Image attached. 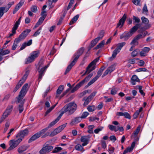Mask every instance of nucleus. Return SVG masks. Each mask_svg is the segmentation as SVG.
<instances>
[{"instance_id":"nucleus-56","label":"nucleus","mask_w":154,"mask_h":154,"mask_svg":"<svg viewBox=\"0 0 154 154\" xmlns=\"http://www.w3.org/2000/svg\"><path fill=\"white\" fill-rule=\"evenodd\" d=\"M10 125V123L8 122H6L5 125V127L4 128L3 133H5L8 130Z\"/></svg>"},{"instance_id":"nucleus-24","label":"nucleus","mask_w":154,"mask_h":154,"mask_svg":"<svg viewBox=\"0 0 154 154\" xmlns=\"http://www.w3.org/2000/svg\"><path fill=\"white\" fill-rule=\"evenodd\" d=\"M103 36V35L101 37L98 36L97 38H95L94 40H92L91 42L90 45L91 48L94 46L97 42L101 39Z\"/></svg>"},{"instance_id":"nucleus-13","label":"nucleus","mask_w":154,"mask_h":154,"mask_svg":"<svg viewBox=\"0 0 154 154\" xmlns=\"http://www.w3.org/2000/svg\"><path fill=\"white\" fill-rule=\"evenodd\" d=\"M28 130L27 129H25L18 133L17 134L16 137L18 139H21L22 141L24 137L28 135Z\"/></svg>"},{"instance_id":"nucleus-64","label":"nucleus","mask_w":154,"mask_h":154,"mask_svg":"<svg viewBox=\"0 0 154 154\" xmlns=\"http://www.w3.org/2000/svg\"><path fill=\"white\" fill-rule=\"evenodd\" d=\"M54 108L52 106L50 107L48 109L47 111L46 112L45 116H46Z\"/></svg>"},{"instance_id":"nucleus-33","label":"nucleus","mask_w":154,"mask_h":154,"mask_svg":"<svg viewBox=\"0 0 154 154\" xmlns=\"http://www.w3.org/2000/svg\"><path fill=\"white\" fill-rule=\"evenodd\" d=\"M83 146H82V145L78 144L75 146V149L77 151L84 152L85 150H84Z\"/></svg>"},{"instance_id":"nucleus-3","label":"nucleus","mask_w":154,"mask_h":154,"mask_svg":"<svg viewBox=\"0 0 154 154\" xmlns=\"http://www.w3.org/2000/svg\"><path fill=\"white\" fill-rule=\"evenodd\" d=\"M29 88V87L27 83H26L23 86L17 97V102L18 103H21L23 100V99L26 94ZM24 100H25L24 99Z\"/></svg>"},{"instance_id":"nucleus-59","label":"nucleus","mask_w":154,"mask_h":154,"mask_svg":"<svg viewBox=\"0 0 154 154\" xmlns=\"http://www.w3.org/2000/svg\"><path fill=\"white\" fill-rule=\"evenodd\" d=\"M31 10L33 12H36L37 11L36 6L35 5H32L31 8Z\"/></svg>"},{"instance_id":"nucleus-1","label":"nucleus","mask_w":154,"mask_h":154,"mask_svg":"<svg viewBox=\"0 0 154 154\" xmlns=\"http://www.w3.org/2000/svg\"><path fill=\"white\" fill-rule=\"evenodd\" d=\"M77 105L74 102H71L65 105L61 109L60 115L61 116L65 113L68 115L72 114L76 110Z\"/></svg>"},{"instance_id":"nucleus-9","label":"nucleus","mask_w":154,"mask_h":154,"mask_svg":"<svg viewBox=\"0 0 154 154\" xmlns=\"http://www.w3.org/2000/svg\"><path fill=\"white\" fill-rule=\"evenodd\" d=\"M80 56L75 55L74 54L72 58L73 59V60L69 65L68 66L65 72V74H66L68 72H69L70 70L72 67L76 63L77 61V60L79 58Z\"/></svg>"},{"instance_id":"nucleus-11","label":"nucleus","mask_w":154,"mask_h":154,"mask_svg":"<svg viewBox=\"0 0 154 154\" xmlns=\"http://www.w3.org/2000/svg\"><path fill=\"white\" fill-rule=\"evenodd\" d=\"M13 107V106L11 105H10L8 107L1 118L0 123L5 119L6 118L10 115L12 110Z\"/></svg>"},{"instance_id":"nucleus-23","label":"nucleus","mask_w":154,"mask_h":154,"mask_svg":"<svg viewBox=\"0 0 154 154\" xmlns=\"http://www.w3.org/2000/svg\"><path fill=\"white\" fill-rule=\"evenodd\" d=\"M30 31L31 30L30 29H26L20 35V38H21V39H24Z\"/></svg>"},{"instance_id":"nucleus-38","label":"nucleus","mask_w":154,"mask_h":154,"mask_svg":"<svg viewBox=\"0 0 154 154\" xmlns=\"http://www.w3.org/2000/svg\"><path fill=\"white\" fill-rule=\"evenodd\" d=\"M125 44V42H123L117 44V47L116 49H117L120 52L122 47L124 46Z\"/></svg>"},{"instance_id":"nucleus-20","label":"nucleus","mask_w":154,"mask_h":154,"mask_svg":"<svg viewBox=\"0 0 154 154\" xmlns=\"http://www.w3.org/2000/svg\"><path fill=\"white\" fill-rule=\"evenodd\" d=\"M150 50L149 47H145L143 48L140 53V55L141 57H144L147 55V54Z\"/></svg>"},{"instance_id":"nucleus-45","label":"nucleus","mask_w":154,"mask_h":154,"mask_svg":"<svg viewBox=\"0 0 154 154\" xmlns=\"http://www.w3.org/2000/svg\"><path fill=\"white\" fill-rule=\"evenodd\" d=\"M48 129V128L47 127L41 130L39 132H38V134H39L40 137L41 135H42L44 134L45 133V132L47 131Z\"/></svg>"},{"instance_id":"nucleus-32","label":"nucleus","mask_w":154,"mask_h":154,"mask_svg":"<svg viewBox=\"0 0 154 154\" xmlns=\"http://www.w3.org/2000/svg\"><path fill=\"white\" fill-rule=\"evenodd\" d=\"M10 51L8 49L3 50L0 48V55L2 56L8 54L10 53Z\"/></svg>"},{"instance_id":"nucleus-21","label":"nucleus","mask_w":154,"mask_h":154,"mask_svg":"<svg viewBox=\"0 0 154 154\" xmlns=\"http://www.w3.org/2000/svg\"><path fill=\"white\" fill-rule=\"evenodd\" d=\"M24 1L21 0L20 2L16 6L14 10L13 11V14H15L19 10L21 7L23 5Z\"/></svg>"},{"instance_id":"nucleus-43","label":"nucleus","mask_w":154,"mask_h":154,"mask_svg":"<svg viewBox=\"0 0 154 154\" xmlns=\"http://www.w3.org/2000/svg\"><path fill=\"white\" fill-rule=\"evenodd\" d=\"M108 127L111 131H114L115 132L118 131L117 128L115 126L109 125H108Z\"/></svg>"},{"instance_id":"nucleus-10","label":"nucleus","mask_w":154,"mask_h":154,"mask_svg":"<svg viewBox=\"0 0 154 154\" xmlns=\"http://www.w3.org/2000/svg\"><path fill=\"white\" fill-rule=\"evenodd\" d=\"M80 56L75 55L74 54L72 58L73 59V60L69 65L68 66L65 72V74H66L68 72H69L70 70L72 67L76 63L77 61V60L79 58Z\"/></svg>"},{"instance_id":"nucleus-63","label":"nucleus","mask_w":154,"mask_h":154,"mask_svg":"<svg viewBox=\"0 0 154 154\" xmlns=\"http://www.w3.org/2000/svg\"><path fill=\"white\" fill-rule=\"evenodd\" d=\"M141 0H132L133 3L136 5H138L140 3Z\"/></svg>"},{"instance_id":"nucleus-47","label":"nucleus","mask_w":154,"mask_h":154,"mask_svg":"<svg viewBox=\"0 0 154 154\" xmlns=\"http://www.w3.org/2000/svg\"><path fill=\"white\" fill-rule=\"evenodd\" d=\"M139 140V138L138 137H136L132 143L131 147H132L133 149L135 145L137 143V142Z\"/></svg>"},{"instance_id":"nucleus-40","label":"nucleus","mask_w":154,"mask_h":154,"mask_svg":"<svg viewBox=\"0 0 154 154\" xmlns=\"http://www.w3.org/2000/svg\"><path fill=\"white\" fill-rule=\"evenodd\" d=\"M24 102V100H23L22 102L20 103L18 106V109L20 113H21L23 110V105Z\"/></svg>"},{"instance_id":"nucleus-25","label":"nucleus","mask_w":154,"mask_h":154,"mask_svg":"<svg viewBox=\"0 0 154 154\" xmlns=\"http://www.w3.org/2000/svg\"><path fill=\"white\" fill-rule=\"evenodd\" d=\"M64 88V87L63 85H61L59 86L58 89L57 90L55 97L56 98H58L59 96L63 91Z\"/></svg>"},{"instance_id":"nucleus-14","label":"nucleus","mask_w":154,"mask_h":154,"mask_svg":"<svg viewBox=\"0 0 154 154\" xmlns=\"http://www.w3.org/2000/svg\"><path fill=\"white\" fill-rule=\"evenodd\" d=\"M66 126V125L65 124H63L59 126L51 133L50 134V136H54L56 135L63 130Z\"/></svg>"},{"instance_id":"nucleus-44","label":"nucleus","mask_w":154,"mask_h":154,"mask_svg":"<svg viewBox=\"0 0 154 154\" xmlns=\"http://www.w3.org/2000/svg\"><path fill=\"white\" fill-rule=\"evenodd\" d=\"M42 29V27H39L38 30L35 32L32 35V36L36 37L40 33Z\"/></svg>"},{"instance_id":"nucleus-50","label":"nucleus","mask_w":154,"mask_h":154,"mask_svg":"<svg viewBox=\"0 0 154 154\" xmlns=\"http://www.w3.org/2000/svg\"><path fill=\"white\" fill-rule=\"evenodd\" d=\"M133 149L131 146L128 147L124 151L123 153L124 154H125L128 152H131L133 150Z\"/></svg>"},{"instance_id":"nucleus-28","label":"nucleus","mask_w":154,"mask_h":154,"mask_svg":"<svg viewBox=\"0 0 154 154\" xmlns=\"http://www.w3.org/2000/svg\"><path fill=\"white\" fill-rule=\"evenodd\" d=\"M40 137L39 134L36 133L31 137L28 140V143H30Z\"/></svg>"},{"instance_id":"nucleus-22","label":"nucleus","mask_w":154,"mask_h":154,"mask_svg":"<svg viewBox=\"0 0 154 154\" xmlns=\"http://www.w3.org/2000/svg\"><path fill=\"white\" fill-rule=\"evenodd\" d=\"M99 58H97L91 62L88 65V68L91 67L92 69L91 70L94 69L96 67V63L99 60Z\"/></svg>"},{"instance_id":"nucleus-61","label":"nucleus","mask_w":154,"mask_h":154,"mask_svg":"<svg viewBox=\"0 0 154 154\" xmlns=\"http://www.w3.org/2000/svg\"><path fill=\"white\" fill-rule=\"evenodd\" d=\"M117 89L115 88H113L112 89L111 91V94L112 95H115L117 93Z\"/></svg>"},{"instance_id":"nucleus-37","label":"nucleus","mask_w":154,"mask_h":154,"mask_svg":"<svg viewBox=\"0 0 154 154\" xmlns=\"http://www.w3.org/2000/svg\"><path fill=\"white\" fill-rule=\"evenodd\" d=\"M27 149L26 146H23L19 147L17 149L19 153H21L26 151Z\"/></svg>"},{"instance_id":"nucleus-18","label":"nucleus","mask_w":154,"mask_h":154,"mask_svg":"<svg viewBox=\"0 0 154 154\" xmlns=\"http://www.w3.org/2000/svg\"><path fill=\"white\" fill-rule=\"evenodd\" d=\"M89 137L86 136H82L80 139V141L82 142V146H85L87 145L89 141Z\"/></svg>"},{"instance_id":"nucleus-8","label":"nucleus","mask_w":154,"mask_h":154,"mask_svg":"<svg viewBox=\"0 0 154 154\" xmlns=\"http://www.w3.org/2000/svg\"><path fill=\"white\" fill-rule=\"evenodd\" d=\"M53 147L48 144H45L43 147L39 151L40 154H46L50 152L53 149Z\"/></svg>"},{"instance_id":"nucleus-36","label":"nucleus","mask_w":154,"mask_h":154,"mask_svg":"<svg viewBox=\"0 0 154 154\" xmlns=\"http://www.w3.org/2000/svg\"><path fill=\"white\" fill-rule=\"evenodd\" d=\"M79 16L78 14L77 15L75 16H74L70 21L69 24L70 25H71L73 23H75L78 19V18L79 17Z\"/></svg>"},{"instance_id":"nucleus-17","label":"nucleus","mask_w":154,"mask_h":154,"mask_svg":"<svg viewBox=\"0 0 154 154\" xmlns=\"http://www.w3.org/2000/svg\"><path fill=\"white\" fill-rule=\"evenodd\" d=\"M126 18L127 16L126 14H124L122 17L119 20V23L117 24L116 28H122L124 25Z\"/></svg>"},{"instance_id":"nucleus-16","label":"nucleus","mask_w":154,"mask_h":154,"mask_svg":"<svg viewBox=\"0 0 154 154\" xmlns=\"http://www.w3.org/2000/svg\"><path fill=\"white\" fill-rule=\"evenodd\" d=\"M142 22L143 23L145 24V26L143 27H144V30L149 28L151 27V25L149 24V20L148 19L144 17H142L141 18Z\"/></svg>"},{"instance_id":"nucleus-60","label":"nucleus","mask_w":154,"mask_h":154,"mask_svg":"<svg viewBox=\"0 0 154 154\" xmlns=\"http://www.w3.org/2000/svg\"><path fill=\"white\" fill-rule=\"evenodd\" d=\"M133 19L134 21V23H139L140 21V19L134 16H133Z\"/></svg>"},{"instance_id":"nucleus-48","label":"nucleus","mask_w":154,"mask_h":154,"mask_svg":"<svg viewBox=\"0 0 154 154\" xmlns=\"http://www.w3.org/2000/svg\"><path fill=\"white\" fill-rule=\"evenodd\" d=\"M62 149V148L60 147H57L54 149V150L52 151V152L53 153H56L60 151Z\"/></svg>"},{"instance_id":"nucleus-39","label":"nucleus","mask_w":154,"mask_h":154,"mask_svg":"<svg viewBox=\"0 0 154 154\" xmlns=\"http://www.w3.org/2000/svg\"><path fill=\"white\" fill-rule=\"evenodd\" d=\"M91 100V97H90L89 96L87 98L84 97L83 100L85 101L84 105L85 106L87 105Z\"/></svg>"},{"instance_id":"nucleus-51","label":"nucleus","mask_w":154,"mask_h":154,"mask_svg":"<svg viewBox=\"0 0 154 154\" xmlns=\"http://www.w3.org/2000/svg\"><path fill=\"white\" fill-rule=\"evenodd\" d=\"M103 128V127H99L94 130V133L95 134H97L100 131H102Z\"/></svg>"},{"instance_id":"nucleus-41","label":"nucleus","mask_w":154,"mask_h":154,"mask_svg":"<svg viewBox=\"0 0 154 154\" xmlns=\"http://www.w3.org/2000/svg\"><path fill=\"white\" fill-rule=\"evenodd\" d=\"M93 75V74L92 73L90 74L88 76H86L84 79L81 81L82 82V83L84 84L85 82L88 81L89 79L92 77Z\"/></svg>"},{"instance_id":"nucleus-53","label":"nucleus","mask_w":154,"mask_h":154,"mask_svg":"<svg viewBox=\"0 0 154 154\" xmlns=\"http://www.w3.org/2000/svg\"><path fill=\"white\" fill-rule=\"evenodd\" d=\"M91 69H92L91 67L88 68V66L86 68V71L84 74H83L82 75V76H83L86 74H88L89 73H90L91 71H92V70H91Z\"/></svg>"},{"instance_id":"nucleus-57","label":"nucleus","mask_w":154,"mask_h":154,"mask_svg":"<svg viewBox=\"0 0 154 154\" xmlns=\"http://www.w3.org/2000/svg\"><path fill=\"white\" fill-rule=\"evenodd\" d=\"M87 109L89 112H93L95 109V107L94 106H88L87 108Z\"/></svg>"},{"instance_id":"nucleus-54","label":"nucleus","mask_w":154,"mask_h":154,"mask_svg":"<svg viewBox=\"0 0 154 154\" xmlns=\"http://www.w3.org/2000/svg\"><path fill=\"white\" fill-rule=\"evenodd\" d=\"M89 114V113L87 112H85L83 113L81 116L82 119L85 118Z\"/></svg>"},{"instance_id":"nucleus-26","label":"nucleus","mask_w":154,"mask_h":154,"mask_svg":"<svg viewBox=\"0 0 154 154\" xmlns=\"http://www.w3.org/2000/svg\"><path fill=\"white\" fill-rule=\"evenodd\" d=\"M139 81V79L136 75H133L131 79V83L133 85H136L137 82Z\"/></svg>"},{"instance_id":"nucleus-35","label":"nucleus","mask_w":154,"mask_h":154,"mask_svg":"<svg viewBox=\"0 0 154 154\" xmlns=\"http://www.w3.org/2000/svg\"><path fill=\"white\" fill-rule=\"evenodd\" d=\"M140 126H139L137 127V128L133 133V135L131 136V137H133L136 138V137L137 135L140 131Z\"/></svg>"},{"instance_id":"nucleus-30","label":"nucleus","mask_w":154,"mask_h":154,"mask_svg":"<svg viewBox=\"0 0 154 154\" xmlns=\"http://www.w3.org/2000/svg\"><path fill=\"white\" fill-rule=\"evenodd\" d=\"M83 85V83L80 82L75 86L71 90V92L72 93L77 91L80 87Z\"/></svg>"},{"instance_id":"nucleus-27","label":"nucleus","mask_w":154,"mask_h":154,"mask_svg":"<svg viewBox=\"0 0 154 154\" xmlns=\"http://www.w3.org/2000/svg\"><path fill=\"white\" fill-rule=\"evenodd\" d=\"M61 117V116L60 114L59 116L54 121L51 122L49 124L48 127V128L55 125L59 120Z\"/></svg>"},{"instance_id":"nucleus-31","label":"nucleus","mask_w":154,"mask_h":154,"mask_svg":"<svg viewBox=\"0 0 154 154\" xmlns=\"http://www.w3.org/2000/svg\"><path fill=\"white\" fill-rule=\"evenodd\" d=\"M84 50V48H81L79 49L74 54L80 57L83 53Z\"/></svg>"},{"instance_id":"nucleus-46","label":"nucleus","mask_w":154,"mask_h":154,"mask_svg":"<svg viewBox=\"0 0 154 154\" xmlns=\"http://www.w3.org/2000/svg\"><path fill=\"white\" fill-rule=\"evenodd\" d=\"M105 44V41H102L95 48L96 49H98L103 47Z\"/></svg>"},{"instance_id":"nucleus-7","label":"nucleus","mask_w":154,"mask_h":154,"mask_svg":"<svg viewBox=\"0 0 154 154\" xmlns=\"http://www.w3.org/2000/svg\"><path fill=\"white\" fill-rule=\"evenodd\" d=\"M40 52L39 51H36L32 52L30 56L26 59V63H29L34 61V60L39 56Z\"/></svg>"},{"instance_id":"nucleus-2","label":"nucleus","mask_w":154,"mask_h":154,"mask_svg":"<svg viewBox=\"0 0 154 154\" xmlns=\"http://www.w3.org/2000/svg\"><path fill=\"white\" fill-rule=\"evenodd\" d=\"M140 26L139 23H137L135 26L133 27L130 30L129 32H124L120 36V38L124 39V40H127L138 29Z\"/></svg>"},{"instance_id":"nucleus-49","label":"nucleus","mask_w":154,"mask_h":154,"mask_svg":"<svg viewBox=\"0 0 154 154\" xmlns=\"http://www.w3.org/2000/svg\"><path fill=\"white\" fill-rule=\"evenodd\" d=\"M138 88L139 90V92L143 97L145 95V93L143 92V90H142V86L141 85L138 86Z\"/></svg>"},{"instance_id":"nucleus-62","label":"nucleus","mask_w":154,"mask_h":154,"mask_svg":"<svg viewBox=\"0 0 154 154\" xmlns=\"http://www.w3.org/2000/svg\"><path fill=\"white\" fill-rule=\"evenodd\" d=\"M41 15L42 16L41 17H43V18L45 19L47 16V14L46 11H43L42 12Z\"/></svg>"},{"instance_id":"nucleus-5","label":"nucleus","mask_w":154,"mask_h":154,"mask_svg":"<svg viewBox=\"0 0 154 154\" xmlns=\"http://www.w3.org/2000/svg\"><path fill=\"white\" fill-rule=\"evenodd\" d=\"M29 69H27L26 71V72L21 79L15 88H14L13 91L15 92H16L17 90L19 89L23 83L26 79V78L29 74Z\"/></svg>"},{"instance_id":"nucleus-29","label":"nucleus","mask_w":154,"mask_h":154,"mask_svg":"<svg viewBox=\"0 0 154 154\" xmlns=\"http://www.w3.org/2000/svg\"><path fill=\"white\" fill-rule=\"evenodd\" d=\"M82 119V118L81 117H76L72 120L70 122V124L73 125L75 124L78 123L81 121Z\"/></svg>"},{"instance_id":"nucleus-52","label":"nucleus","mask_w":154,"mask_h":154,"mask_svg":"<svg viewBox=\"0 0 154 154\" xmlns=\"http://www.w3.org/2000/svg\"><path fill=\"white\" fill-rule=\"evenodd\" d=\"M114 148L113 147L111 146H109L108 151L109 152V154H112L114 152Z\"/></svg>"},{"instance_id":"nucleus-55","label":"nucleus","mask_w":154,"mask_h":154,"mask_svg":"<svg viewBox=\"0 0 154 154\" xmlns=\"http://www.w3.org/2000/svg\"><path fill=\"white\" fill-rule=\"evenodd\" d=\"M138 40L137 39V38H136V37H135L133 40H132V42H131L130 44L131 45H134L136 43H137V44H138V42H137V40Z\"/></svg>"},{"instance_id":"nucleus-34","label":"nucleus","mask_w":154,"mask_h":154,"mask_svg":"<svg viewBox=\"0 0 154 154\" xmlns=\"http://www.w3.org/2000/svg\"><path fill=\"white\" fill-rule=\"evenodd\" d=\"M119 52V51L117 49H116L113 51L112 53V57H110L109 59L110 60H112L114 58H115L117 54Z\"/></svg>"},{"instance_id":"nucleus-19","label":"nucleus","mask_w":154,"mask_h":154,"mask_svg":"<svg viewBox=\"0 0 154 154\" xmlns=\"http://www.w3.org/2000/svg\"><path fill=\"white\" fill-rule=\"evenodd\" d=\"M115 69V66L112 65L109 67L103 74L102 77H103L108 74L111 73Z\"/></svg>"},{"instance_id":"nucleus-15","label":"nucleus","mask_w":154,"mask_h":154,"mask_svg":"<svg viewBox=\"0 0 154 154\" xmlns=\"http://www.w3.org/2000/svg\"><path fill=\"white\" fill-rule=\"evenodd\" d=\"M104 69H101L98 71L97 72V75L94 77L88 83V85L89 86L94 83L98 79L100 76L102 74V72L103 70Z\"/></svg>"},{"instance_id":"nucleus-6","label":"nucleus","mask_w":154,"mask_h":154,"mask_svg":"<svg viewBox=\"0 0 154 154\" xmlns=\"http://www.w3.org/2000/svg\"><path fill=\"white\" fill-rule=\"evenodd\" d=\"M17 138V139L16 140L13 139L9 141V145L10 146L7 149L8 151H10L16 147L21 142V139H18V138Z\"/></svg>"},{"instance_id":"nucleus-4","label":"nucleus","mask_w":154,"mask_h":154,"mask_svg":"<svg viewBox=\"0 0 154 154\" xmlns=\"http://www.w3.org/2000/svg\"><path fill=\"white\" fill-rule=\"evenodd\" d=\"M43 64L42 61H40L38 63V65L39 66L38 68L39 74V76L38 78V80L40 81L42 79V77L44 75L45 71L47 68L49 66L50 63H48L47 65L45 66L42 68L40 69V67H41L42 64Z\"/></svg>"},{"instance_id":"nucleus-58","label":"nucleus","mask_w":154,"mask_h":154,"mask_svg":"<svg viewBox=\"0 0 154 154\" xmlns=\"http://www.w3.org/2000/svg\"><path fill=\"white\" fill-rule=\"evenodd\" d=\"M139 51V50L138 49H137L136 50H134L132 52L131 54V55L133 57H135L136 56L138 53V51Z\"/></svg>"},{"instance_id":"nucleus-12","label":"nucleus","mask_w":154,"mask_h":154,"mask_svg":"<svg viewBox=\"0 0 154 154\" xmlns=\"http://www.w3.org/2000/svg\"><path fill=\"white\" fill-rule=\"evenodd\" d=\"M144 27H141L138 31V32L139 34L135 37L138 40L140 39L144 38L148 34L147 32L145 31V30H144Z\"/></svg>"},{"instance_id":"nucleus-42","label":"nucleus","mask_w":154,"mask_h":154,"mask_svg":"<svg viewBox=\"0 0 154 154\" xmlns=\"http://www.w3.org/2000/svg\"><path fill=\"white\" fill-rule=\"evenodd\" d=\"M17 29V28L15 26H14L13 27L11 32L12 33L10 34L9 35V36H8V37L10 38L11 36H12L13 35H14V34H15L16 33V30Z\"/></svg>"}]
</instances>
